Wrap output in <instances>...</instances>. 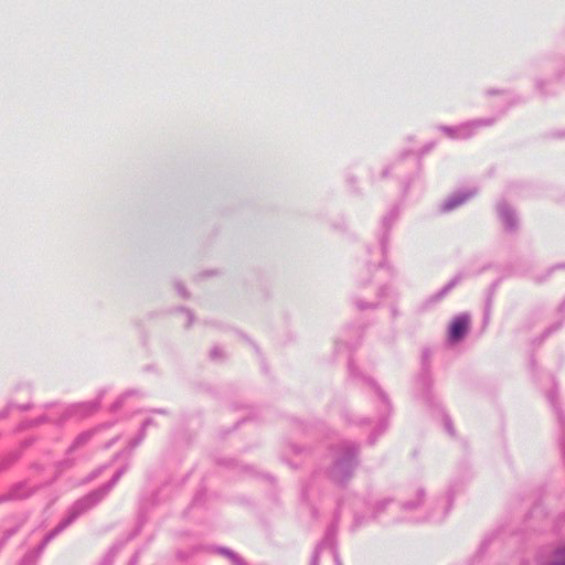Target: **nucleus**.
<instances>
[{
    "label": "nucleus",
    "instance_id": "nucleus-1",
    "mask_svg": "<svg viewBox=\"0 0 565 565\" xmlns=\"http://www.w3.org/2000/svg\"><path fill=\"white\" fill-rule=\"evenodd\" d=\"M469 327V318L460 316L454 319L449 329V337L452 341L460 340L467 332Z\"/></svg>",
    "mask_w": 565,
    "mask_h": 565
}]
</instances>
